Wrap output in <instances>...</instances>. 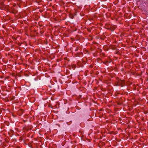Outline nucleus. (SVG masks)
<instances>
[{
    "label": "nucleus",
    "mask_w": 148,
    "mask_h": 148,
    "mask_svg": "<svg viewBox=\"0 0 148 148\" xmlns=\"http://www.w3.org/2000/svg\"><path fill=\"white\" fill-rule=\"evenodd\" d=\"M97 15L96 14H94V16H93V17H94L95 18H96L97 17Z\"/></svg>",
    "instance_id": "nucleus-1"
},
{
    "label": "nucleus",
    "mask_w": 148,
    "mask_h": 148,
    "mask_svg": "<svg viewBox=\"0 0 148 148\" xmlns=\"http://www.w3.org/2000/svg\"><path fill=\"white\" fill-rule=\"evenodd\" d=\"M93 44H95V43H96V42H93Z\"/></svg>",
    "instance_id": "nucleus-2"
},
{
    "label": "nucleus",
    "mask_w": 148,
    "mask_h": 148,
    "mask_svg": "<svg viewBox=\"0 0 148 148\" xmlns=\"http://www.w3.org/2000/svg\"><path fill=\"white\" fill-rule=\"evenodd\" d=\"M96 8H95L94 9V10H96Z\"/></svg>",
    "instance_id": "nucleus-3"
},
{
    "label": "nucleus",
    "mask_w": 148,
    "mask_h": 148,
    "mask_svg": "<svg viewBox=\"0 0 148 148\" xmlns=\"http://www.w3.org/2000/svg\"><path fill=\"white\" fill-rule=\"evenodd\" d=\"M95 71L94 72V71H93V74L94 73H95Z\"/></svg>",
    "instance_id": "nucleus-4"
},
{
    "label": "nucleus",
    "mask_w": 148,
    "mask_h": 148,
    "mask_svg": "<svg viewBox=\"0 0 148 148\" xmlns=\"http://www.w3.org/2000/svg\"><path fill=\"white\" fill-rule=\"evenodd\" d=\"M16 12H13V13H16Z\"/></svg>",
    "instance_id": "nucleus-5"
},
{
    "label": "nucleus",
    "mask_w": 148,
    "mask_h": 148,
    "mask_svg": "<svg viewBox=\"0 0 148 148\" xmlns=\"http://www.w3.org/2000/svg\"><path fill=\"white\" fill-rule=\"evenodd\" d=\"M114 29L115 28H116V27L115 26H114Z\"/></svg>",
    "instance_id": "nucleus-6"
},
{
    "label": "nucleus",
    "mask_w": 148,
    "mask_h": 148,
    "mask_svg": "<svg viewBox=\"0 0 148 148\" xmlns=\"http://www.w3.org/2000/svg\"><path fill=\"white\" fill-rule=\"evenodd\" d=\"M144 1H146V0H144Z\"/></svg>",
    "instance_id": "nucleus-7"
},
{
    "label": "nucleus",
    "mask_w": 148,
    "mask_h": 148,
    "mask_svg": "<svg viewBox=\"0 0 148 148\" xmlns=\"http://www.w3.org/2000/svg\"><path fill=\"white\" fill-rule=\"evenodd\" d=\"M95 102V101H93V102Z\"/></svg>",
    "instance_id": "nucleus-8"
}]
</instances>
